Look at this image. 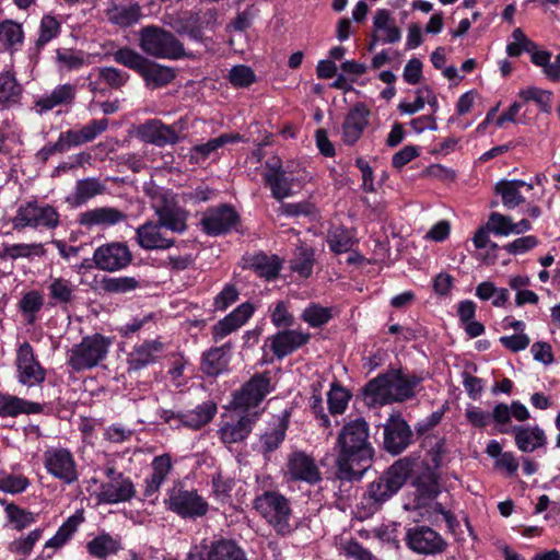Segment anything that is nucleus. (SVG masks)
Here are the masks:
<instances>
[{"label": "nucleus", "instance_id": "de8ad7c7", "mask_svg": "<svg viewBox=\"0 0 560 560\" xmlns=\"http://www.w3.org/2000/svg\"><path fill=\"white\" fill-rule=\"evenodd\" d=\"M215 412V404L212 401L202 402L195 409L183 412V427L199 430L212 420Z\"/></svg>", "mask_w": 560, "mask_h": 560}, {"label": "nucleus", "instance_id": "f704fd0d", "mask_svg": "<svg viewBox=\"0 0 560 560\" xmlns=\"http://www.w3.org/2000/svg\"><path fill=\"white\" fill-rule=\"evenodd\" d=\"M43 409L44 407L39 402L0 392L1 418H15L20 415H37L43 412Z\"/></svg>", "mask_w": 560, "mask_h": 560}, {"label": "nucleus", "instance_id": "dca6fc26", "mask_svg": "<svg viewBox=\"0 0 560 560\" xmlns=\"http://www.w3.org/2000/svg\"><path fill=\"white\" fill-rule=\"evenodd\" d=\"M96 268L105 271H118L130 265L132 254L125 243L112 242L101 245L93 254Z\"/></svg>", "mask_w": 560, "mask_h": 560}, {"label": "nucleus", "instance_id": "412c9836", "mask_svg": "<svg viewBox=\"0 0 560 560\" xmlns=\"http://www.w3.org/2000/svg\"><path fill=\"white\" fill-rule=\"evenodd\" d=\"M401 39V31L395 19L386 9H378L373 16V34L369 50L372 51L377 43L395 44Z\"/></svg>", "mask_w": 560, "mask_h": 560}, {"label": "nucleus", "instance_id": "c756f323", "mask_svg": "<svg viewBox=\"0 0 560 560\" xmlns=\"http://www.w3.org/2000/svg\"><path fill=\"white\" fill-rule=\"evenodd\" d=\"M253 314V304L249 302L242 303L212 327L213 339L219 341L237 330L252 317Z\"/></svg>", "mask_w": 560, "mask_h": 560}, {"label": "nucleus", "instance_id": "473e14b6", "mask_svg": "<svg viewBox=\"0 0 560 560\" xmlns=\"http://www.w3.org/2000/svg\"><path fill=\"white\" fill-rule=\"evenodd\" d=\"M141 138L154 145L175 144L179 136L173 125H165L159 119H150L139 128Z\"/></svg>", "mask_w": 560, "mask_h": 560}, {"label": "nucleus", "instance_id": "e433bc0d", "mask_svg": "<svg viewBox=\"0 0 560 560\" xmlns=\"http://www.w3.org/2000/svg\"><path fill=\"white\" fill-rule=\"evenodd\" d=\"M49 304L66 308L75 301L77 285L62 277H50L47 283Z\"/></svg>", "mask_w": 560, "mask_h": 560}, {"label": "nucleus", "instance_id": "09e8293b", "mask_svg": "<svg viewBox=\"0 0 560 560\" xmlns=\"http://www.w3.org/2000/svg\"><path fill=\"white\" fill-rule=\"evenodd\" d=\"M247 264L259 277L271 280L277 278L282 264L276 256H268L264 253L255 254L248 258Z\"/></svg>", "mask_w": 560, "mask_h": 560}, {"label": "nucleus", "instance_id": "e2e57ef3", "mask_svg": "<svg viewBox=\"0 0 560 560\" xmlns=\"http://www.w3.org/2000/svg\"><path fill=\"white\" fill-rule=\"evenodd\" d=\"M44 247L42 244H11L4 245L3 247V256L10 259L18 258H30L32 256H42L44 255Z\"/></svg>", "mask_w": 560, "mask_h": 560}, {"label": "nucleus", "instance_id": "0eeeda50", "mask_svg": "<svg viewBox=\"0 0 560 560\" xmlns=\"http://www.w3.org/2000/svg\"><path fill=\"white\" fill-rule=\"evenodd\" d=\"M109 345L103 335L86 336L69 350L67 363L75 372L93 369L107 357Z\"/></svg>", "mask_w": 560, "mask_h": 560}, {"label": "nucleus", "instance_id": "603ef678", "mask_svg": "<svg viewBox=\"0 0 560 560\" xmlns=\"http://www.w3.org/2000/svg\"><path fill=\"white\" fill-rule=\"evenodd\" d=\"M332 317L334 307H326L314 302L310 303L301 313V319L313 328L326 325Z\"/></svg>", "mask_w": 560, "mask_h": 560}, {"label": "nucleus", "instance_id": "a878e982", "mask_svg": "<svg viewBox=\"0 0 560 560\" xmlns=\"http://www.w3.org/2000/svg\"><path fill=\"white\" fill-rule=\"evenodd\" d=\"M258 412L245 413L236 421L224 422L218 430L221 442L225 445L241 443L247 439L258 419Z\"/></svg>", "mask_w": 560, "mask_h": 560}, {"label": "nucleus", "instance_id": "1a4fd4ad", "mask_svg": "<svg viewBox=\"0 0 560 560\" xmlns=\"http://www.w3.org/2000/svg\"><path fill=\"white\" fill-rule=\"evenodd\" d=\"M152 208L164 230L182 234L187 230L188 212L176 205L174 196L164 190L149 192Z\"/></svg>", "mask_w": 560, "mask_h": 560}, {"label": "nucleus", "instance_id": "b1692460", "mask_svg": "<svg viewBox=\"0 0 560 560\" xmlns=\"http://www.w3.org/2000/svg\"><path fill=\"white\" fill-rule=\"evenodd\" d=\"M267 172L264 179L271 190V195L277 200H282L293 194L292 187L295 177L282 167L279 161L266 163Z\"/></svg>", "mask_w": 560, "mask_h": 560}, {"label": "nucleus", "instance_id": "f03ea898", "mask_svg": "<svg viewBox=\"0 0 560 560\" xmlns=\"http://www.w3.org/2000/svg\"><path fill=\"white\" fill-rule=\"evenodd\" d=\"M421 378L405 374L401 370H389L366 383L363 395L369 406L402 402L416 395Z\"/></svg>", "mask_w": 560, "mask_h": 560}, {"label": "nucleus", "instance_id": "cd10ccee", "mask_svg": "<svg viewBox=\"0 0 560 560\" xmlns=\"http://www.w3.org/2000/svg\"><path fill=\"white\" fill-rule=\"evenodd\" d=\"M370 110L363 103L355 104L346 115L342 124V141L353 145L369 124Z\"/></svg>", "mask_w": 560, "mask_h": 560}, {"label": "nucleus", "instance_id": "680f3d73", "mask_svg": "<svg viewBox=\"0 0 560 560\" xmlns=\"http://www.w3.org/2000/svg\"><path fill=\"white\" fill-rule=\"evenodd\" d=\"M43 529L35 528L30 532L26 536H22L9 545V550L15 555L21 557H26L33 550L35 544L42 538Z\"/></svg>", "mask_w": 560, "mask_h": 560}, {"label": "nucleus", "instance_id": "a18cd8bd", "mask_svg": "<svg viewBox=\"0 0 560 560\" xmlns=\"http://www.w3.org/2000/svg\"><path fill=\"white\" fill-rule=\"evenodd\" d=\"M106 16L109 22L121 27H128L136 24L141 18V8L138 3L129 7L119 5L110 1L106 10Z\"/></svg>", "mask_w": 560, "mask_h": 560}, {"label": "nucleus", "instance_id": "4468645a", "mask_svg": "<svg viewBox=\"0 0 560 560\" xmlns=\"http://www.w3.org/2000/svg\"><path fill=\"white\" fill-rule=\"evenodd\" d=\"M167 509L184 518H196L207 514L208 502L196 490L173 488L165 500Z\"/></svg>", "mask_w": 560, "mask_h": 560}, {"label": "nucleus", "instance_id": "3c124183", "mask_svg": "<svg viewBox=\"0 0 560 560\" xmlns=\"http://www.w3.org/2000/svg\"><path fill=\"white\" fill-rule=\"evenodd\" d=\"M22 94V86L18 83L15 77L10 73L0 74V103L10 107L18 104Z\"/></svg>", "mask_w": 560, "mask_h": 560}, {"label": "nucleus", "instance_id": "72a5a7b5", "mask_svg": "<svg viewBox=\"0 0 560 560\" xmlns=\"http://www.w3.org/2000/svg\"><path fill=\"white\" fill-rule=\"evenodd\" d=\"M127 214L113 207H100L79 214L80 225L92 229L94 226L108 228L124 222Z\"/></svg>", "mask_w": 560, "mask_h": 560}, {"label": "nucleus", "instance_id": "20e7f679", "mask_svg": "<svg viewBox=\"0 0 560 560\" xmlns=\"http://www.w3.org/2000/svg\"><path fill=\"white\" fill-rule=\"evenodd\" d=\"M413 462L408 458L398 459L384 474L372 481L366 490L365 499L374 509L380 508L405 485L412 470Z\"/></svg>", "mask_w": 560, "mask_h": 560}, {"label": "nucleus", "instance_id": "774afa93", "mask_svg": "<svg viewBox=\"0 0 560 560\" xmlns=\"http://www.w3.org/2000/svg\"><path fill=\"white\" fill-rule=\"evenodd\" d=\"M229 81L235 88H247L256 81V75L249 67L238 65L230 70Z\"/></svg>", "mask_w": 560, "mask_h": 560}, {"label": "nucleus", "instance_id": "f3484780", "mask_svg": "<svg viewBox=\"0 0 560 560\" xmlns=\"http://www.w3.org/2000/svg\"><path fill=\"white\" fill-rule=\"evenodd\" d=\"M18 381L26 386H35L43 383L46 378L45 369L36 360L33 347L28 342H23L16 352Z\"/></svg>", "mask_w": 560, "mask_h": 560}, {"label": "nucleus", "instance_id": "5fc2aeb1", "mask_svg": "<svg viewBox=\"0 0 560 560\" xmlns=\"http://www.w3.org/2000/svg\"><path fill=\"white\" fill-rule=\"evenodd\" d=\"M115 62L140 73L148 58L129 47H122L112 54Z\"/></svg>", "mask_w": 560, "mask_h": 560}, {"label": "nucleus", "instance_id": "c03bdc74", "mask_svg": "<svg viewBox=\"0 0 560 560\" xmlns=\"http://www.w3.org/2000/svg\"><path fill=\"white\" fill-rule=\"evenodd\" d=\"M207 560H248L246 551L233 539L221 538L211 542Z\"/></svg>", "mask_w": 560, "mask_h": 560}, {"label": "nucleus", "instance_id": "6e6d98bb", "mask_svg": "<svg viewBox=\"0 0 560 560\" xmlns=\"http://www.w3.org/2000/svg\"><path fill=\"white\" fill-rule=\"evenodd\" d=\"M350 399L351 394L349 390L336 383H332L330 390L327 394L329 413L332 416L342 415L348 408Z\"/></svg>", "mask_w": 560, "mask_h": 560}, {"label": "nucleus", "instance_id": "6e6552de", "mask_svg": "<svg viewBox=\"0 0 560 560\" xmlns=\"http://www.w3.org/2000/svg\"><path fill=\"white\" fill-rule=\"evenodd\" d=\"M170 26L182 36L203 44L208 33H213L218 26V13L214 9L186 12L171 21Z\"/></svg>", "mask_w": 560, "mask_h": 560}, {"label": "nucleus", "instance_id": "4d7b16f0", "mask_svg": "<svg viewBox=\"0 0 560 560\" xmlns=\"http://www.w3.org/2000/svg\"><path fill=\"white\" fill-rule=\"evenodd\" d=\"M44 305V298L40 292L32 290L26 292L19 302V308L27 318L28 324L36 320V314Z\"/></svg>", "mask_w": 560, "mask_h": 560}, {"label": "nucleus", "instance_id": "c9c22d12", "mask_svg": "<svg viewBox=\"0 0 560 560\" xmlns=\"http://www.w3.org/2000/svg\"><path fill=\"white\" fill-rule=\"evenodd\" d=\"M163 351V343L156 340L136 346L127 357L128 371H140L154 363Z\"/></svg>", "mask_w": 560, "mask_h": 560}, {"label": "nucleus", "instance_id": "7ed1b4c3", "mask_svg": "<svg viewBox=\"0 0 560 560\" xmlns=\"http://www.w3.org/2000/svg\"><path fill=\"white\" fill-rule=\"evenodd\" d=\"M253 508L278 535L289 536L298 527L290 499L278 490L257 494Z\"/></svg>", "mask_w": 560, "mask_h": 560}, {"label": "nucleus", "instance_id": "052dcab7", "mask_svg": "<svg viewBox=\"0 0 560 560\" xmlns=\"http://www.w3.org/2000/svg\"><path fill=\"white\" fill-rule=\"evenodd\" d=\"M314 253L310 248H299L295 256L290 261L292 271L303 278H308L313 272Z\"/></svg>", "mask_w": 560, "mask_h": 560}, {"label": "nucleus", "instance_id": "338daca9", "mask_svg": "<svg viewBox=\"0 0 560 560\" xmlns=\"http://www.w3.org/2000/svg\"><path fill=\"white\" fill-rule=\"evenodd\" d=\"M513 42L506 46V52L510 57H517L523 51L532 52L536 48L534 42H532L521 28H515L512 33Z\"/></svg>", "mask_w": 560, "mask_h": 560}, {"label": "nucleus", "instance_id": "37998d69", "mask_svg": "<svg viewBox=\"0 0 560 560\" xmlns=\"http://www.w3.org/2000/svg\"><path fill=\"white\" fill-rule=\"evenodd\" d=\"M106 186L97 177H86L77 180L74 189L68 201L74 206H81L90 199L104 194Z\"/></svg>", "mask_w": 560, "mask_h": 560}, {"label": "nucleus", "instance_id": "7c9ffc66", "mask_svg": "<svg viewBox=\"0 0 560 560\" xmlns=\"http://www.w3.org/2000/svg\"><path fill=\"white\" fill-rule=\"evenodd\" d=\"M253 314V304L249 302L242 303L212 327L213 339L219 341L237 330L252 317Z\"/></svg>", "mask_w": 560, "mask_h": 560}, {"label": "nucleus", "instance_id": "39448f33", "mask_svg": "<svg viewBox=\"0 0 560 560\" xmlns=\"http://www.w3.org/2000/svg\"><path fill=\"white\" fill-rule=\"evenodd\" d=\"M139 47L154 58L177 60L186 56L183 43L173 33L155 25L140 30Z\"/></svg>", "mask_w": 560, "mask_h": 560}, {"label": "nucleus", "instance_id": "2f4dec72", "mask_svg": "<svg viewBox=\"0 0 560 560\" xmlns=\"http://www.w3.org/2000/svg\"><path fill=\"white\" fill-rule=\"evenodd\" d=\"M253 314V304L249 302L242 303L212 327L213 339L219 341L237 330L252 317Z\"/></svg>", "mask_w": 560, "mask_h": 560}, {"label": "nucleus", "instance_id": "13d9d810", "mask_svg": "<svg viewBox=\"0 0 560 560\" xmlns=\"http://www.w3.org/2000/svg\"><path fill=\"white\" fill-rule=\"evenodd\" d=\"M518 96L524 102H535L542 113L548 114L551 112L552 93L550 91L542 90L536 86H529L526 89H522L518 92Z\"/></svg>", "mask_w": 560, "mask_h": 560}, {"label": "nucleus", "instance_id": "5701e85b", "mask_svg": "<svg viewBox=\"0 0 560 560\" xmlns=\"http://www.w3.org/2000/svg\"><path fill=\"white\" fill-rule=\"evenodd\" d=\"M499 431L503 434L512 433L516 447L523 453H533L547 444V435L537 424L514 425L511 429L500 428Z\"/></svg>", "mask_w": 560, "mask_h": 560}, {"label": "nucleus", "instance_id": "9d476101", "mask_svg": "<svg viewBox=\"0 0 560 560\" xmlns=\"http://www.w3.org/2000/svg\"><path fill=\"white\" fill-rule=\"evenodd\" d=\"M106 481L101 483L96 493L98 503L117 504L130 501L136 495V488L132 480L109 465L104 468Z\"/></svg>", "mask_w": 560, "mask_h": 560}, {"label": "nucleus", "instance_id": "4c0bfd02", "mask_svg": "<svg viewBox=\"0 0 560 560\" xmlns=\"http://www.w3.org/2000/svg\"><path fill=\"white\" fill-rule=\"evenodd\" d=\"M522 188L530 191L534 186L521 179H502L495 184V192L501 196L502 203L508 209H514L525 201Z\"/></svg>", "mask_w": 560, "mask_h": 560}, {"label": "nucleus", "instance_id": "423d86ee", "mask_svg": "<svg viewBox=\"0 0 560 560\" xmlns=\"http://www.w3.org/2000/svg\"><path fill=\"white\" fill-rule=\"evenodd\" d=\"M60 223L57 209L48 203L32 200L22 203L12 219L13 230L21 232L26 228L54 230Z\"/></svg>", "mask_w": 560, "mask_h": 560}, {"label": "nucleus", "instance_id": "9b49d317", "mask_svg": "<svg viewBox=\"0 0 560 560\" xmlns=\"http://www.w3.org/2000/svg\"><path fill=\"white\" fill-rule=\"evenodd\" d=\"M47 472L66 485L79 480L78 464L72 452L63 446H50L43 454Z\"/></svg>", "mask_w": 560, "mask_h": 560}, {"label": "nucleus", "instance_id": "49530a36", "mask_svg": "<svg viewBox=\"0 0 560 560\" xmlns=\"http://www.w3.org/2000/svg\"><path fill=\"white\" fill-rule=\"evenodd\" d=\"M90 65L89 55L73 48H58L56 50V66L59 72H72Z\"/></svg>", "mask_w": 560, "mask_h": 560}, {"label": "nucleus", "instance_id": "79ce46f5", "mask_svg": "<svg viewBox=\"0 0 560 560\" xmlns=\"http://www.w3.org/2000/svg\"><path fill=\"white\" fill-rule=\"evenodd\" d=\"M139 74L143 79L145 85L150 89L165 86L176 77L173 68L159 65L150 59H148Z\"/></svg>", "mask_w": 560, "mask_h": 560}, {"label": "nucleus", "instance_id": "f257e3e1", "mask_svg": "<svg viewBox=\"0 0 560 560\" xmlns=\"http://www.w3.org/2000/svg\"><path fill=\"white\" fill-rule=\"evenodd\" d=\"M368 422L358 417L345 423L337 438L340 447L337 457V477L341 480H353L362 477L364 464L373 457V447L369 441Z\"/></svg>", "mask_w": 560, "mask_h": 560}, {"label": "nucleus", "instance_id": "a19ab883", "mask_svg": "<svg viewBox=\"0 0 560 560\" xmlns=\"http://www.w3.org/2000/svg\"><path fill=\"white\" fill-rule=\"evenodd\" d=\"M25 34L22 23L11 19L0 22V47L11 54L21 49Z\"/></svg>", "mask_w": 560, "mask_h": 560}, {"label": "nucleus", "instance_id": "2eb2a0df", "mask_svg": "<svg viewBox=\"0 0 560 560\" xmlns=\"http://www.w3.org/2000/svg\"><path fill=\"white\" fill-rule=\"evenodd\" d=\"M270 392V377L268 374H255L240 389L233 393L232 405L235 409L248 410L255 408Z\"/></svg>", "mask_w": 560, "mask_h": 560}, {"label": "nucleus", "instance_id": "aec40b11", "mask_svg": "<svg viewBox=\"0 0 560 560\" xmlns=\"http://www.w3.org/2000/svg\"><path fill=\"white\" fill-rule=\"evenodd\" d=\"M412 431L400 415H392L384 424V447L398 455L411 443Z\"/></svg>", "mask_w": 560, "mask_h": 560}, {"label": "nucleus", "instance_id": "8fccbe9b", "mask_svg": "<svg viewBox=\"0 0 560 560\" xmlns=\"http://www.w3.org/2000/svg\"><path fill=\"white\" fill-rule=\"evenodd\" d=\"M287 425L280 420L276 419L273 423L260 435L259 451L264 455H268L276 451L285 438Z\"/></svg>", "mask_w": 560, "mask_h": 560}, {"label": "nucleus", "instance_id": "864d4df0", "mask_svg": "<svg viewBox=\"0 0 560 560\" xmlns=\"http://www.w3.org/2000/svg\"><path fill=\"white\" fill-rule=\"evenodd\" d=\"M229 361L223 348H213L203 354L201 370L211 376L219 375L226 369Z\"/></svg>", "mask_w": 560, "mask_h": 560}, {"label": "nucleus", "instance_id": "69168bd1", "mask_svg": "<svg viewBox=\"0 0 560 560\" xmlns=\"http://www.w3.org/2000/svg\"><path fill=\"white\" fill-rule=\"evenodd\" d=\"M98 77L114 90H119L127 84L130 79L128 72L122 71L115 67H100L96 68Z\"/></svg>", "mask_w": 560, "mask_h": 560}, {"label": "nucleus", "instance_id": "f8f14e48", "mask_svg": "<svg viewBox=\"0 0 560 560\" xmlns=\"http://www.w3.org/2000/svg\"><path fill=\"white\" fill-rule=\"evenodd\" d=\"M404 540L412 552L422 556L440 555L447 548L442 535L427 525L415 524L406 527Z\"/></svg>", "mask_w": 560, "mask_h": 560}, {"label": "nucleus", "instance_id": "c85d7f7f", "mask_svg": "<svg viewBox=\"0 0 560 560\" xmlns=\"http://www.w3.org/2000/svg\"><path fill=\"white\" fill-rule=\"evenodd\" d=\"M86 552L94 559L107 560L118 555L124 549L120 535H112L108 532L101 530L85 545Z\"/></svg>", "mask_w": 560, "mask_h": 560}, {"label": "nucleus", "instance_id": "393cba45", "mask_svg": "<svg viewBox=\"0 0 560 560\" xmlns=\"http://www.w3.org/2000/svg\"><path fill=\"white\" fill-rule=\"evenodd\" d=\"M136 242L145 250L167 249L174 245V240L166 235L159 221H148L138 226Z\"/></svg>", "mask_w": 560, "mask_h": 560}, {"label": "nucleus", "instance_id": "58836bf2", "mask_svg": "<svg viewBox=\"0 0 560 560\" xmlns=\"http://www.w3.org/2000/svg\"><path fill=\"white\" fill-rule=\"evenodd\" d=\"M61 33V22L57 16L48 13L40 19L38 26V37L34 46L30 49V56L38 59L40 51L52 39L57 38Z\"/></svg>", "mask_w": 560, "mask_h": 560}, {"label": "nucleus", "instance_id": "bb28decb", "mask_svg": "<svg viewBox=\"0 0 560 560\" xmlns=\"http://www.w3.org/2000/svg\"><path fill=\"white\" fill-rule=\"evenodd\" d=\"M77 95V86L71 83L57 85L49 93H45L34 103V110L42 116L58 106L71 105Z\"/></svg>", "mask_w": 560, "mask_h": 560}, {"label": "nucleus", "instance_id": "bf43d9fd", "mask_svg": "<svg viewBox=\"0 0 560 560\" xmlns=\"http://www.w3.org/2000/svg\"><path fill=\"white\" fill-rule=\"evenodd\" d=\"M139 287V281L133 277H104L101 288L107 293H127Z\"/></svg>", "mask_w": 560, "mask_h": 560}, {"label": "nucleus", "instance_id": "4be33fe9", "mask_svg": "<svg viewBox=\"0 0 560 560\" xmlns=\"http://www.w3.org/2000/svg\"><path fill=\"white\" fill-rule=\"evenodd\" d=\"M107 127L108 120L106 118L93 119L80 129H68L60 132L58 138L65 151H68L71 148L92 142L100 135L106 131Z\"/></svg>", "mask_w": 560, "mask_h": 560}, {"label": "nucleus", "instance_id": "ddd939ff", "mask_svg": "<svg viewBox=\"0 0 560 560\" xmlns=\"http://www.w3.org/2000/svg\"><path fill=\"white\" fill-rule=\"evenodd\" d=\"M285 482H304L310 486L322 481V472L315 458L303 452L294 451L288 455L283 469Z\"/></svg>", "mask_w": 560, "mask_h": 560}, {"label": "nucleus", "instance_id": "ea45409f", "mask_svg": "<svg viewBox=\"0 0 560 560\" xmlns=\"http://www.w3.org/2000/svg\"><path fill=\"white\" fill-rule=\"evenodd\" d=\"M152 474L144 479V491L145 498L153 497L164 483L167 475L172 469V460L168 454L156 456L152 460Z\"/></svg>", "mask_w": 560, "mask_h": 560}, {"label": "nucleus", "instance_id": "0e129e2a", "mask_svg": "<svg viewBox=\"0 0 560 560\" xmlns=\"http://www.w3.org/2000/svg\"><path fill=\"white\" fill-rule=\"evenodd\" d=\"M5 514L9 522L16 530H22L36 522V515L27 510L11 503L5 506Z\"/></svg>", "mask_w": 560, "mask_h": 560}, {"label": "nucleus", "instance_id": "6ab92c4d", "mask_svg": "<svg viewBox=\"0 0 560 560\" xmlns=\"http://www.w3.org/2000/svg\"><path fill=\"white\" fill-rule=\"evenodd\" d=\"M310 339V332H304L299 329H283L269 336L264 347L269 348L273 355L281 360L305 346Z\"/></svg>", "mask_w": 560, "mask_h": 560}, {"label": "nucleus", "instance_id": "a211bd4d", "mask_svg": "<svg viewBox=\"0 0 560 560\" xmlns=\"http://www.w3.org/2000/svg\"><path fill=\"white\" fill-rule=\"evenodd\" d=\"M237 212L229 205L209 208L202 214L200 224L208 235L229 233L238 222Z\"/></svg>", "mask_w": 560, "mask_h": 560}]
</instances>
